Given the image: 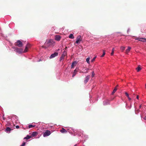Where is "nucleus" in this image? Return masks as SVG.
I'll use <instances>...</instances> for the list:
<instances>
[{
    "mask_svg": "<svg viewBox=\"0 0 146 146\" xmlns=\"http://www.w3.org/2000/svg\"><path fill=\"white\" fill-rule=\"evenodd\" d=\"M141 66L139 65L138 66V67L136 68V70H137V72H139L141 70Z\"/></svg>",
    "mask_w": 146,
    "mask_h": 146,
    "instance_id": "14",
    "label": "nucleus"
},
{
    "mask_svg": "<svg viewBox=\"0 0 146 146\" xmlns=\"http://www.w3.org/2000/svg\"><path fill=\"white\" fill-rule=\"evenodd\" d=\"M38 134V133L36 132H33L31 134V137H34L36 136Z\"/></svg>",
    "mask_w": 146,
    "mask_h": 146,
    "instance_id": "11",
    "label": "nucleus"
},
{
    "mask_svg": "<svg viewBox=\"0 0 146 146\" xmlns=\"http://www.w3.org/2000/svg\"><path fill=\"white\" fill-rule=\"evenodd\" d=\"M125 94L126 95V96L127 97H129V94H128L127 93V92H125Z\"/></svg>",
    "mask_w": 146,
    "mask_h": 146,
    "instance_id": "31",
    "label": "nucleus"
},
{
    "mask_svg": "<svg viewBox=\"0 0 146 146\" xmlns=\"http://www.w3.org/2000/svg\"><path fill=\"white\" fill-rule=\"evenodd\" d=\"M61 38V37L59 35H56L55 36V39L57 41H59Z\"/></svg>",
    "mask_w": 146,
    "mask_h": 146,
    "instance_id": "10",
    "label": "nucleus"
},
{
    "mask_svg": "<svg viewBox=\"0 0 146 146\" xmlns=\"http://www.w3.org/2000/svg\"><path fill=\"white\" fill-rule=\"evenodd\" d=\"M60 131L62 133H66L67 132V131L64 128H62V129L60 130Z\"/></svg>",
    "mask_w": 146,
    "mask_h": 146,
    "instance_id": "13",
    "label": "nucleus"
},
{
    "mask_svg": "<svg viewBox=\"0 0 146 146\" xmlns=\"http://www.w3.org/2000/svg\"><path fill=\"white\" fill-rule=\"evenodd\" d=\"M42 48H46V46L44 45H43L42 46Z\"/></svg>",
    "mask_w": 146,
    "mask_h": 146,
    "instance_id": "32",
    "label": "nucleus"
},
{
    "mask_svg": "<svg viewBox=\"0 0 146 146\" xmlns=\"http://www.w3.org/2000/svg\"><path fill=\"white\" fill-rule=\"evenodd\" d=\"M131 48L129 46L128 47L127 49L126 50V52L127 53L129 52Z\"/></svg>",
    "mask_w": 146,
    "mask_h": 146,
    "instance_id": "15",
    "label": "nucleus"
},
{
    "mask_svg": "<svg viewBox=\"0 0 146 146\" xmlns=\"http://www.w3.org/2000/svg\"><path fill=\"white\" fill-rule=\"evenodd\" d=\"M114 50H115V49L114 48H113L112 49V52L111 54V55H113V54Z\"/></svg>",
    "mask_w": 146,
    "mask_h": 146,
    "instance_id": "20",
    "label": "nucleus"
},
{
    "mask_svg": "<svg viewBox=\"0 0 146 146\" xmlns=\"http://www.w3.org/2000/svg\"><path fill=\"white\" fill-rule=\"evenodd\" d=\"M104 105H106V104H105V103H104Z\"/></svg>",
    "mask_w": 146,
    "mask_h": 146,
    "instance_id": "43",
    "label": "nucleus"
},
{
    "mask_svg": "<svg viewBox=\"0 0 146 146\" xmlns=\"http://www.w3.org/2000/svg\"><path fill=\"white\" fill-rule=\"evenodd\" d=\"M58 52H55L54 54H52L50 57V58H53L55 57L56 56H58Z\"/></svg>",
    "mask_w": 146,
    "mask_h": 146,
    "instance_id": "7",
    "label": "nucleus"
},
{
    "mask_svg": "<svg viewBox=\"0 0 146 146\" xmlns=\"http://www.w3.org/2000/svg\"><path fill=\"white\" fill-rule=\"evenodd\" d=\"M35 126V125H33L31 124H30L28 126V127L29 128H31Z\"/></svg>",
    "mask_w": 146,
    "mask_h": 146,
    "instance_id": "19",
    "label": "nucleus"
},
{
    "mask_svg": "<svg viewBox=\"0 0 146 146\" xmlns=\"http://www.w3.org/2000/svg\"><path fill=\"white\" fill-rule=\"evenodd\" d=\"M139 96L138 95H137V97H136V98H137V99H139Z\"/></svg>",
    "mask_w": 146,
    "mask_h": 146,
    "instance_id": "36",
    "label": "nucleus"
},
{
    "mask_svg": "<svg viewBox=\"0 0 146 146\" xmlns=\"http://www.w3.org/2000/svg\"><path fill=\"white\" fill-rule=\"evenodd\" d=\"M96 57V56H95V57H94V58H93V59H92V60H91V62H93L94 61H95Z\"/></svg>",
    "mask_w": 146,
    "mask_h": 146,
    "instance_id": "27",
    "label": "nucleus"
},
{
    "mask_svg": "<svg viewBox=\"0 0 146 146\" xmlns=\"http://www.w3.org/2000/svg\"><path fill=\"white\" fill-rule=\"evenodd\" d=\"M51 134V132L48 130H46V131L43 133V136L44 137L48 136Z\"/></svg>",
    "mask_w": 146,
    "mask_h": 146,
    "instance_id": "3",
    "label": "nucleus"
},
{
    "mask_svg": "<svg viewBox=\"0 0 146 146\" xmlns=\"http://www.w3.org/2000/svg\"><path fill=\"white\" fill-rule=\"evenodd\" d=\"M94 71H93L92 72V77H94Z\"/></svg>",
    "mask_w": 146,
    "mask_h": 146,
    "instance_id": "29",
    "label": "nucleus"
},
{
    "mask_svg": "<svg viewBox=\"0 0 146 146\" xmlns=\"http://www.w3.org/2000/svg\"><path fill=\"white\" fill-rule=\"evenodd\" d=\"M67 49V47H66L64 48L65 50H66Z\"/></svg>",
    "mask_w": 146,
    "mask_h": 146,
    "instance_id": "37",
    "label": "nucleus"
},
{
    "mask_svg": "<svg viewBox=\"0 0 146 146\" xmlns=\"http://www.w3.org/2000/svg\"><path fill=\"white\" fill-rule=\"evenodd\" d=\"M25 145V143L23 142L22 144L21 145V146H24Z\"/></svg>",
    "mask_w": 146,
    "mask_h": 146,
    "instance_id": "30",
    "label": "nucleus"
},
{
    "mask_svg": "<svg viewBox=\"0 0 146 146\" xmlns=\"http://www.w3.org/2000/svg\"><path fill=\"white\" fill-rule=\"evenodd\" d=\"M74 146H76V145H75Z\"/></svg>",
    "mask_w": 146,
    "mask_h": 146,
    "instance_id": "42",
    "label": "nucleus"
},
{
    "mask_svg": "<svg viewBox=\"0 0 146 146\" xmlns=\"http://www.w3.org/2000/svg\"><path fill=\"white\" fill-rule=\"evenodd\" d=\"M79 70L78 68H76L74 70L73 73L72 77H74L76 74L77 72H78V70Z\"/></svg>",
    "mask_w": 146,
    "mask_h": 146,
    "instance_id": "8",
    "label": "nucleus"
},
{
    "mask_svg": "<svg viewBox=\"0 0 146 146\" xmlns=\"http://www.w3.org/2000/svg\"><path fill=\"white\" fill-rule=\"evenodd\" d=\"M88 70L89 69L88 68H85V70H86V71H87V70Z\"/></svg>",
    "mask_w": 146,
    "mask_h": 146,
    "instance_id": "34",
    "label": "nucleus"
},
{
    "mask_svg": "<svg viewBox=\"0 0 146 146\" xmlns=\"http://www.w3.org/2000/svg\"><path fill=\"white\" fill-rule=\"evenodd\" d=\"M81 40V36L80 35L78 36L77 37L76 43L78 44Z\"/></svg>",
    "mask_w": 146,
    "mask_h": 146,
    "instance_id": "6",
    "label": "nucleus"
},
{
    "mask_svg": "<svg viewBox=\"0 0 146 146\" xmlns=\"http://www.w3.org/2000/svg\"><path fill=\"white\" fill-rule=\"evenodd\" d=\"M31 138H32L31 136V135H27V136L26 137H25L24 138V139H28Z\"/></svg>",
    "mask_w": 146,
    "mask_h": 146,
    "instance_id": "16",
    "label": "nucleus"
},
{
    "mask_svg": "<svg viewBox=\"0 0 146 146\" xmlns=\"http://www.w3.org/2000/svg\"><path fill=\"white\" fill-rule=\"evenodd\" d=\"M26 47L28 48H29L30 47V45L29 44H27Z\"/></svg>",
    "mask_w": 146,
    "mask_h": 146,
    "instance_id": "28",
    "label": "nucleus"
},
{
    "mask_svg": "<svg viewBox=\"0 0 146 146\" xmlns=\"http://www.w3.org/2000/svg\"><path fill=\"white\" fill-rule=\"evenodd\" d=\"M51 40H49L48 42H45L44 44L46 46V48H47L50 46L51 45L52 43L51 42Z\"/></svg>",
    "mask_w": 146,
    "mask_h": 146,
    "instance_id": "4",
    "label": "nucleus"
},
{
    "mask_svg": "<svg viewBox=\"0 0 146 146\" xmlns=\"http://www.w3.org/2000/svg\"><path fill=\"white\" fill-rule=\"evenodd\" d=\"M88 72V71H87L85 72V73H87Z\"/></svg>",
    "mask_w": 146,
    "mask_h": 146,
    "instance_id": "40",
    "label": "nucleus"
},
{
    "mask_svg": "<svg viewBox=\"0 0 146 146\" xmlns=\"http://www.w3.org/2000/svg\"><path fill=\"white\" fill-rule=\"evenodd\" d=\"M144 119H145V120H146V116H145V117H144Z\"/></svg>",
    "mask_w": 146,
    "mask_h": 146,
    "instance_id": "38",
    "label": "nucleus"
},
{
    "mask_svg": "<svg viewBox=\"0 0 146 146\" xmlns=\"http://www.w3.org/2000/svg\"><path fill=\"white\" fill-rule=\"evenodd\" d=\"M22 51V50L21 49H19L17 48L16 50V51L18 52H21Z\"/></svg>",
    "mask_w": 146,
    "mask_h": 146,
    "instance_id": "21",
    "label": "nucleus"
},
{
    "mask_svg": "<svg viewBox=\"0 0 146 146\" xmlns=\"http://www.w3.org/2000/svg\"><path fill=\"white\" fill-rule=\"evenodd\" d=\"M90 78V76H87L85 78V80H84V83L85 84L88 81Z\"/></svg>",
    "mask_w": 146,
    "mask_h": 146,
    "instance_id": "9",
    "label": "nucleus"
},
{
    "mask_svg": "<svg viewBox=\"0 0 146 146\" xmlns=\"http://www.w3.org/2000/svg\"><path fill=\"white\" fill-rule=\"evenodd\" d=\"M80 73H83V72H82V71H80Z\"/></svg>",
    "mask_w": 146,
    "mask_h": 146,
    "instance_id": "39",
    "label": "nucleus"
},
{
    "mask_svg": "<svg viewBox=\"0 0 146 146\" xmlns=\"http://www.w3.org/2000/svg\"><path fill=\"white\" fill-rule=\"evenodd\" d=\"M135 39L143 42H146V38H145L137 37L135 38Z\"/></svg>",
    "mask_w": 146,
    "mask_h": 146,
    "instance_id": "2",
    "label": "nucleus"
},
{
    "mask_svg": "<svg viewBox=\"0 0 146 146\" xmlns=\"http://www.w3.org/2000/svg\"><path fill=\"white\" fill-rule=\"evenodd\" d=\"M90 59V58H88L86 59V61L88 64H89L90 62L89 61Z\"/></svg>",
    "mask_w": 146,
    "mask_h": 146,
    "instance_id": "24",
    "label": "nucleus"
},
{
    "mask_svg": "<svg viewBox=\"0 0 146 146\" xmlns=\"http://www.w3.org/2000/svg\"><path fill=\"white\" fill-rule=\"evenodd\" d=\"M11 130V129L9 127H7L6 129V131L7 132H10Z\"/></svg>",
    "mask_w": 146,
    "mask_h": 146,
    "instance_id": "17",
    "label": "nucleus"
},
{
    "mask_svg": "<svg viewBox=\"0 0 146 146\" xmlns=\"http://www.w3.org/2000/svg\"><path fill=\"white\" fill-rule=\"evenodd\" d=\"M117 90V89L116 88H115L113 90L112 93V94H113Z\"/></svg>",
    "mask_w": 146,
    "mask_h": 146,
    "instance_id": "22",
    "label": "nucleus"
},
{
    "mask_svg": "<svg viewBox=\"0 0 146 146\" xmlns=\"http://www.w3.org/2000/svg\"><path fill=\"white\" fill-rule=\"evenodd\" d=\"M141 107V105H140L139 106V108H140Z\"/></svg>",
    "mask_w": 146,
    "mask_h": 146,
    "instance_id": "41",
    "label": "nucleus"
},
{
    "mask_svg": "<svg viewBox=\"0 0 146 146\" xmlns=\"http://www.w3.org/2000/svg\"><path fill=\"white\" fill-rule=\"evenodd\" d=\"M77 63L76 61H74L72 62L71 66L72 68H74V66L77 64Z\"/></svg>",
    "mask_w": 146,
    "mask_h": 146,
    "instance_id": "12",
    "label": "nucleus"
},
{
    "mask_svg": "<svg viewBox=\"0 0 146 146\" xmlns=\"http://www.w3.org/2000/svg\"><path fill=\"white\" fill-rule=\"evenodd\" d=\"M145 87H146V84H145Z\"/></svg>",
    "mask_w": 146,
    "mask_h": 146,
    "instance_id": "44",
    "label": "nucleus"
},
{
    "mask_svg": "<svg viewBox=\"0 0 146 146\" xmlns=\"http://www.w3.org/2000/svg\"><path fill=\"white\" fill-rule=\"evenodd\" d=\"M105 54V52L104 50H103V53L102 55L101 56V57H104Z\"/></svg>",
    "mask_w": 146,
    "mask_h": 146,
    "instance_id": "23",
    "label": "nucleus"
},
{
    "mask_svg": "<svg viewBox=\"0 0 146 146\" xmlns=\"http://www.w3.org/2000/svg\"><path fill=\"white\" fill-rule=\"evenodd\" d=\"M69 38H70L73 39L74 38V37L72 34H71L70 35L69 37Z\"/></svg>",
    "mask_w": 146,
    "mask_h": 146,
    "instance_id": "18",
    "label": "nucleus"
},
{
    "mask_svg": "<svg viewBox=\"0 0 146 146\" xmlns=\"http://www.w3.org/2000/svg\"><path fill=\"white\" fill-rule=\"evenodd\" d=\"M29 48H27V47H25V49L24 51V52H26L28 51V49Z\"/></svg>",
    "mask_w": 146,
    "mask_h": 146,
    "instance_id": "25",
    "label": "nucleus"
},
{
    "mask_svg": "<svg viewBox=\"0 0 146 146\" xmlns=\"http://www.w3.org/2000/svg\"><path fill=\"white\" fill-rule=\"evenodd\" d=\"M15 127L17 129H18L19 128V125H17L15 126Z\"/></svg>",
    "mask_w": 146,
    "mask_h": 146,
    "instance_id": "33",
    "label": "nucleus"
},
{
    "mask_svg": "<svg viewBox=\"0 0 146 146\" xmlns=\"http://www.w3.org/2000/svg\"><path fill=\"white\" fill-rule=\"evenodd\" d=\"M66 52L65 50L63 52V53L62 54L61 56L60 57V61L62 59H64L65 57V56L66 55Z\"/></svg>",
    "mask_w": 146,
    "mask_h": 146,
    "instance_id": "5",
    "label": "nucleus"
},
{
    "mask_svg": "<svg viewBox=\"0 0 146 146\" xmlns=\"http://www.w3.org/2000/svg\"><path fill=\"white\" fill-rule=\"evenodd\" d=\"M15 45L19 47H21L22 46L23 44L22 42L20 40H18L15 43Z\"/></svg>",
    "mask_w": 146,
    "mask_h": 146,
    "instance_id": "1",
    "label": "nucleus"
},
{
    "mask_svg": "<svg viewBox=\"0 0 146 146\" xmlns=\"http://www.w3.org/2000/svg\"><path fill=\"white\" fill-rule=\"evenodd\" d=\"M128 98L129 100H131V98L129 97H128Z\"/></svg>",
    "mask_w": 146,
    "mask_h": 146,
    "instance_id": "35",
    "label": "nucleus"
},
{
    "mask_svg": "<svg viewBox=\"0 0 146 146\" xmlns=\"http://www.w3.org/2000/svg\"><path fill=\"white\" fill-rule=\"evenodd\" d=\"M125 47L124 46H121L120 48L121 50L123 51L125 49Z\"/></svg>",
    "mask_w": 146,
    "mask_h": 146,
    "instance_id": "26",
    "label": "nucleus"
}]
</instances>
